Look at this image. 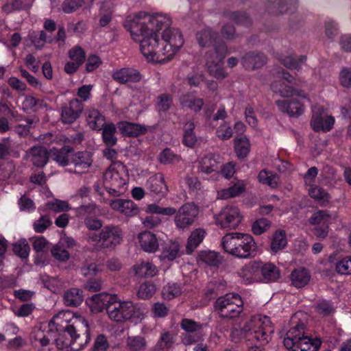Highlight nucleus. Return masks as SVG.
I'll use <instances>...</instances> for the list:
<instances>
[{"label": "nucleus", "mask_w": 351, "mask_h": 351, "mask_svg": "<svg viewBox=\"0 0 351 351\" xmlns=\"http://www.w3.org/2000/svg\"><path fill=\"white\" fill-rule=\"evenodd\" d=\"M171 18L160 12L141 11L126 17L123 26L140 51L150 62L165 63L171 60L184 44L180 32L170 28Z\"/></svg>", "instance_id": "1"}, {"label": "nucleus", "mask_w": 351, "mask_h": 351, "mask_svg": "<svg viewBox=\"0 0 351 351\" xmlns=\"http://www.w3.org/2000/svg\"><path fill=\"white\" fill-rule=\"evenodd\" d=\"M49 326L62 332L65 339H56L58 349L71 348L73 351H80L90 340V326L86 319L71 311H62L53 317Z\"/></svg>", "instance_id": "2"}, {"label": "nucleus", "mask_w": 351, "mask_h": 351, "mask_svg": "<svg viewBox=\"0 0 351 351\" xmlns=\"http://www.w3.org/2000/svg\"><path fill=\"white\" fill-rule=\"evenodd\" d=\"M197 39L200 46H210L215 43L214 51H209L206 55V65L210 75L217 79L226 77V73L223 68V60L228 53L227 47L223 43H217L216 38L209 28L199 31Z\"/></svg>", "instance_id": "3"}, {"label": "nucleus", "mask_w": 351, "mask_h": 351, "mask_svg": "<svg viewBox=\"0 0 351 351\" xmlns=\"http://www.w3.org/2000/svg\"><path fill=\"white\" fill-rule=\"evenodd\" d=\"M147 308L143 303H134L130 300H121L114 295L112 304L108 308V317L116 322L123 323L130 320L134 324L141 323L145 318Z\"/></svg>", "instance_id": "4"}, {"label": "nucleus", "mask_w": 351, "mask_h": 351, "mask_svg": "<svg viewBox=\"0 0 351 351\" xmlns=\"http://www.w3.org/2000/svg\"><path fill=\"white\" fill-rule=\"evenodd\" d=\"M224 250L239 258H249L256 250V243L252 237L248 234L240 232L229 233L221 240Z\"/></svg>", "instance_id": "5"}, {"label": "nucleus", "mask_w": 351, "mask_h": 351, "mask_svg": "<svg viewBox=\"0 0 351 351\" xmlns=\"http://www.w3.org/2000/svg\"><path fill=\"white\" fill-rule=\"evenodd\" d=\"M128 180V169L125 165L119 161L112 162L103 176L106 189L114 196H120L125 192Z\"/></svg>", "instance_id": "6"}, {"label": "nucleus", "mask_w": 351, "mask_h": 351, "mask_svg": "<svg viewBox=\"0 0 351 351\" xmlns=\"http://www.w3.org/2000/svg\"><path fill=\"white\" fill-rule=\"evenodd\" d=\"M283 343L289 351H317L321 345L319 339H313L306 335L303 324L291 327L287 331Z\"/></svg>", "instance_id": "7"}, {"label": "nucleus", "mask_w": 351, "mask_h": 351, "mask_svg": "<svg viewBox=\"0 0 351 351\" xmlns=\"http://www.w3.org/2000/svg\"><path fill=\"white\" fill-rule=\"evenodd\" d=\"M123 241V231L117 226L108 225L103 227L99 234L89 232L87 242L95 249H114Z\"/></svg>", "instance_id": "8"}, {"label": "nucleus", "mask_w": 351, "mask_h": 351, "mask_svg": "<svg viewBox=\"0 0 351 351\" xmlns=\"http://www.w3.org/2000/svg\"><path fill=\"white\" fill-rule=\"evenodd\" d=\"M243 330L250 336L261 343L267 344L273 332L271 323L269 317L261 315L252 316L243 328Z\"/></svg>", "instance_id": "9"}, {"label": "nucleus", "mask_w": 351, "mask_h": 351, "mask_svg": "<svg viewBox=\"0 0 351 351\" xmlns=\"http://www.w3.org/2000/svg\"><path fill=\"white\" fill-rule=\"evenodd\" d=\"M215 308L224 318L237 317L243 310V302L237 293H229L219 297L215 302Z\"/></svg>", "instance_id": "10"}, {"label": "nucleus", "mask_w": 351, "mask_h": 351, "mask_svg": "<svg viewBox=\"0 0 351 351\" xmlns=\"http://www.w3.org/2000/svg\"><path fill=\"white\" fill-rule=\"evenodd\" d=\"M242 215L238 207L233 205L224 206L215 215L216 225L221 229L234 230L242 220Z\"/></svg>", "instance_id": "11"}, {"label": "nucleus", "mask_w": 351, "mask_h": 351, "mask_svg": "<svg viewBox=\"0 0 351 351\" xmlns=\"http://www.w3.org/2000/svg\"><path fill=\"white\" fill-rule=\"evenodd\" d=\"M174 223L178 230H184L192 226L199 215V208L193 203L183 204L174 214Z\"/></svg>", "instance_id": "12"}, {"label": "nucleus", "mask_w": 351, "mask_h": 351, "mask_svg": "<svg viewBox=\"0 0 351 351\" xmlns=\"http://www.w3.org/2000/svg\"><path fill=\"white\" fill-rule=\"evenodd\" d=\"M313 116L311 121V125L315 132L330 131L335 123V119L324 112V109L322 106H314L312 108Z\"/></svg>", "instance_id": "13"}, {"label": "nucleus", "mask_w": 351, "mask_h": 351, "mask_svg": "<svg viewBox=\"0 0 351 351\" xmlns=\"http://www.w3.org/2000/svg\"><path fill=\"white\" fill-rule=\"evenodd\" d=\"M181 326L186 332L182 337L184 344L191 345L203 340L204 335L202 332V324L189 319H184Z\"/></svg>", "instance_id": "14"}, {"label": "nucleus", "mask_w": 351, "mask_h": 351, "mask_svg": "<svg viewBox=\"0 0 351 351\" xmlns=\"http://www.w3.org/2000/svg\"><path fill=\"white\" fill-rule=\"evenodd\" d=\"M114 295L105 292L95 294L86 300V303L93 313H99L104 308L108 312V308L112 304Z\"/></svg>", "instance_id": "15"}, {"label": "nucleus", "mask_w": 351, "mask_h": 351, "mask_svg": "<svg viewBox=\"0 0 351 351\" xmlns=\"http://www.w3.org/2000/svg\"><path fill=\"white\" fill-rule=\"evenodd\" d=\"M93 163V156L89 152H78L73 153L71 164L73 165L74 172L83 173L88 171Z\"/></svg>", "instance_id": "16"}, {"label": "nucleus", "mask_w": 351, "mask_h": 351, "mask_svg": "<svg viewBox=\"0 0 351 351\" xmlns=\"http://www.w3.org/2000/svg\"><path fill=\"white\" fill-rule=\"evenodd\" d=\"M83 110V104L77 99H72L69 105L62 109L61 119L63 123H73L80 116Z\"/></svg>", "instance_id": "17"}, {"label": "nucleus", "mask_w": 351, "mask_h": 351, "mask_svg": "<svg viewBox=\"0 0 351 351\" xmlns=\"http://www.w3.org/2000/svg\"><path fill=\"white\" fill-rule=\"evenodd\" d=\"M261 263L253 261L243 266L238 272L242 282L245 284H251L261 280Z\"/></svg>", "instance_id": "18"}, {"label": "nucleus", "mask_w": 351, "mask_h": 351, "mask_svg": "<svg viewBox=\"0 0 351 351\" xmlns=\"http://www.w3.org/2000/svg\"><path fill=\"white\" fill-rule=\"evenodd\" d=\"M145 187L152 193L162 197L165 196L168 191V187L162 173H156L149 177L145 183Z\"/></svg>", "instance_id": "19"}, {"label": "nucleus", "mask_w": 351, "mask_h": 351, "mask_svg": "<svg viewBox=\"0 0 351 351\" xmlns=\"http://www.w3.org/2000/svg\"><path fill=\"white\" fill-rule=\"evenodd\" d=\"M112 77L121 84H125L139 82L141 80V75L135 69L126 67L114 71Z\"/></svg>", "instance_id": "20"}, {"label": "nucleus", "mask_w": 351, "mask_h": 351, "mask_svg": "<svg viewBox=\"0 0 351 351\" xmlns=\"http://www.w3.org/2000/svg\"><path fill=\"white\" fill-rule=\"evenodd\" d=\"M25 157L29 159L34 166L44 167L49 158L47 150L41 146H34L26 152Z\"/></svg>", "instance_id": "21"}, {"label": "nucleus", "mask_w": 351, "mask_h": 351, "mask_svg": "<svg viewBox=\"0 0 351 351\" xmlns=\"http://www.w3.org/2000/svg\"><path fill=\"white\" fill-rule=\"evenodd\" d=\"M110 206L114 210L126 216H134L138 213V207L132 200L117 199L112 200Z\"/></svg>", "instance_id": "22"}, {"label": "nucleus", "mask_w": 351, "mask_h": 351, "mask_svg": "<svg viewBox=\"0 0 351 351\" xmlns=\"http://www.w3.org/2000/svg\"><path fill=\"white\" fill-rule=\"evenodd\" d=\"M276 106L281 112L287 113L291 117L300 116L304 110V106L297 99H291L289 101L278 100L276 101Z\"/></svg>", "instance_id": "23"}, {"label": "nucleus", "mask_w": 351, "mask_h": 351, "mask_svg": "<svg viewBox=\"0 0 351 351\" xmlns=\"http://www.w3.org/2000/svg\"><path fill=\"white\" fill-rule=\"evenodd\" d=\"M221 164L220 157L218 155L207 154L201 158L199 162L200 171L206 174L216 172L219 175V167Z\"/></svg>", "instance_id": "24"}, {"label": "nucleus", "mask_w": 351, "mask_h": 351, "mask_svg": "<svg viewBox=\"0 0 351 351\" xmlns=\"http://www.w3.org/2000/svg\"><path fill=\"white\" fill-rule=\"evenodd\" d=\"M138 239L141 248L146 252H155L159 247L156 235L149 231L140 233Z\"/></svg>", "instance_id": "25"}, {"label": "nucleus", "mask_w": 351, "mask_h": 351, "mask_svg": "<svg viewBox=\"0 0 351 351\" xmlns=\"http://www.w3.org/2000/svg\"><path fill=\"white\" fill-rule=\"evenodd\" d=\"M50 153L53 160L62 167L71 164V157L73 154V149L69 146H64L59 149L53 148L50 150Z\"/></svg>", "instance_id": "26"}, {"label": "nucleus", "mask_w": 351, "mask_h": 351, "mask_svg": "<svg viewBox=\"0 0 351 351\" xmlns=\"http://www.w3.org/2000/svg\"><path fill=\"white\" fill-rule=\"evenodd\" d=\"M132 271L138 278H150L157 275V267L149 262L142 261L136 263L132 268Z\"/></svg>", "instance_id": "27"}, {"label": "nucleus", "mask_w": 351, "mask_h": 351, "mask_svg": "<svg viewBox=\"0 0 351 351\" xmlns=\"http://www.w3.org/2000/svg\"><path fill=\"white\" fill-rule=\"evenodd\" d=\"M118 129L123 135L128 136H138L147 132L145 125L127 121L118 123Z\"/></svg>", "instance_id": "28"}, {"label": "nucleus", "mask_w": 351, "mask_h": 351, "mask_svg": "<svg viewBox=\"0 0 351 351\" xmlns=\"http://www.w3.org/2000/svg\"><path fill=\"white\" fill-rule=\"evenodd\" d=\"M51 9L57 8L62 10L65 14H71L76 12L80 8L86 7L84 0H64L61 7H58V3L56 0H51Z\"/></svg>", "instance_id": "29"}, {"label": "nucleus", "mask_w": 351, "mask_h": 351, "mask_svg": "<svg viewBox=\"0 0 351 351\" xmlns=\"http://www.w3.org/2000/svg\"><path fill=\"white\" fill-rule=\"evenodd\" d=\"M86 121L88 126L95 130H101L106 123L105 117L95 108L88 109L86 112Z\"/></svg>", "instance_id": "30"}, {"label": "nucleus", "mask_w": 351, "mask_h": 351, "mask_svg": "<svg viewBox=\"0 0 351 351\" xmlns=\"http://www.w3.org/2000/svg\"><path fill=\"white\" fill-rule=\"evenodd\" d=\"M180 103L183 108H189L197 112L202 110L204 100L197 98L193 93H187L180 97Z\"/></svg>", "instance_id": "31"}, {"label": "nucleus", "mask_w": 351, "mask_h": 351, "mask_svg": "<svg viewBox=\"0 0 351 351\" xmlns=\"http://www.w3.org/2000/svg\"><path fill=\"white\" fill-rule=\"evenodd\" d=\"M287 245V234L285 230H276L271 237L270 250L273 254L282 250Z\"/></svg>", "instance_id": "32"}, {"label": "nucleus", "mask_w": 351, "mask_h": 351, "mask_svg": "<svg viewBox=\"0 0 351 351\" xmlns=\"http://www.w3.org/2000/svg\"><path fill=\"white\" fill-rule=\"evenodd\" d=\"M271 3V9L275 10L276 14L292 12L296 9V0H268Z\"/></svg>", "instance_id": "33"}, {"label": "nucleus", "mask_w": 351, "mask_h": 351, "mask_svg": "<svg viewBox=\"0 0 351 351\" xmlns=\"http://www.w3.org/2000/svg\"><path fill=\"white\" fill-rule=\"evenodd\" d=\"M265 57L261 53H247L241 60L243 66L246 69H255L261 67L265 63Z\"/></svg>", "instance_id": "34"}, {"label": "nucleus", "mask_w": 351, "mask_h": 351, "mask_svg": "<svg viewBox=\"0 0 351 351\" xmlns=\"http://www.w3.org/2000/svg\"><path fill=\"white\" fill-rule=\"evenodd\" d=\"M147 347L146 339L141 335H128L125 340L128 351H145Z\"/></svg>", "instance_id": "35"}, {"label": "nucleus", "mask_w": 351, "mask_h": 351, "mask_svg": "<svg viewBox=\"0 0 351 351\" xmlns=\"http://www.w3.org/2000/svg\"><path fill=\"white\" fill-rule=\"evenodd\" d=\"M311 274L304 268L294 269L291 274V280L293 285L297 288L306 286L310 281Z\"/></svg>", "instance_id": "36"}, {"label": "nucleus", "mask_w": 351, "mask_h": 351, "mask_svg": "<svg viewBox=\"0 0 351 351\" xmlns=\"http://www.w3.org/2000/svg\"><path fill=\"white\" fill-rule=\"evenodd\" d=\"M245 189V184L243 181H239L233 186L221 189L217 191V198L227 199L234 197L241 194Z\"/></svg>", "instance_id": "37"}, {"label": "nucleus", "mask_w": 351, "mask_h": 351, "mask_svg": "<svg viewBox=\"0 0 351 351\" xmlns=\"http://www.w3.org/2000/svg\"><path fill=\"white\" fill-rule=\"evenodd\" d=\"M260 273L265 282H274L280 278V270L273 263L261 264Z\"/></svg>", "instance_id": "38"}, {"label": "nucleus", "mask_w": 351, "mask_h": 351, "mask_svg": "<svg viewBox=\"0 0 351 351\" xmlns=\"http://www.w3.org/2000/svg\"><path fill=\"white\" fill-rule=\"evenodd\" d=\"M258 182L264 185H267L271 189H276L279 184V178L276 173L263 169L258 175Z\"/></svg>", "instance_id": "39"}, {"label": "nucleus", "mask_w": 351, "mask_h": 351, "mask_svg": "<svg viewBox=\"0 0 351 351\" xmlns=\"http://www.w3.org/2000/svg\"><path fill=\"white\" fill-rule=\"evenodd\" d=\"M104 143L108 147H112L117 144V138L115 136L117 128L112 123H106L101 128Z\"/></svg>", "instance_id": "40"}, {"label": "nucleus", "mask_w": 351, "mask_h": 351, "mask_svg": "<svg viewBox=\"0 0 351 351\" xmlns=\"http://www.w3.org/2000/svg\"><path fill=\"white\" fill-rule=\"evenodd\" d=\"M206 234V231L202 228H197L191 233L186 245L188 253L192 252L202 242Z\"/></svg>", "instance_id": "41"}, {"label": "nucleus", "mask_w": 351, "mask_h": 351, "mask_svg": "<svg viewBox=\"0 0 351 351\" xmlns=\"http://www.w3.org/2000/svg\"><path fill=\"white\" fill-rule=\"evenodd\" d=\"M83 301L82 291L77 288H71L65 292L64 302L66 306H77Z\"/></svg>", "instance_id": "42"}, {"label": "nucleus", "mask_w": 351, "mask_h": 351, "mask_svg": "<svg viewBox=\"0 0 351 351\" xmlns=\"http://www.w3.org/2000/svg\"><path fill=\"white\" fill-rule=\"evenodd\" d=\"M308 195L317 201L321 206L326 205L331 198L327 191L316 185L310 186Z\"/></svg>", "instance_id": "43"}, {"label": "nucleus", "mask_w": 351, "mask_h": 351, "mask_svg": "<svg viewBox=\"0 0 351 351\" xmlns=\"http://www.w3.org/2000/svg\"><path fill=\"white\" fill-rule=\"evenodd\" d=\"M234 150L239 158H245L250 150V143L246 136H237L234 138Z\"/></svg>", "instance_id": "44"}, {"label": "nucleus", "mask_w": 351, "mask_h": 351, "mask_svg": "<svg viewBox=\"0 0 351 351\" xmlns=\"http://www.w3.org/2000/svg\"><path fill=\"white\" fill-rule=\"evenodd\" d=\"M271 88L275 93L283 97L293 95L294 88L285 84L282 80H276L271 82Z\"/></svg>", "instance_id": "45"}, {"label": "nucleus", "mask_w": 351, "mask_h": 351, "mask_svg": "<svg viewBox=\"0 0 351 351\" xmlns=\"http://www.w3.org/2000/svg\"><path fill=\"white\" fill-rule=\"evenodd\" d=\"M199 264H205L210 266H217L221 263L220 256L213 251H202L197 258Z\"/></svg>", "instance_id": "46"}, {"label": "nucleus", "mask_w": 351, "mask_h": 351, "mask_svg": "<svg viewBox=\"0 0 351 351\" xmlns=\"http://www.w3.org/2000/svg\"><path fill=\"white\" fill-rule=\"evenodd\" d=\"M180 254V245L178 241H172L167 243L163 248L160 258L173 261Z\"/></svg>", "instance_id": "47"}, {"label": "nucleus", "mask_w": 351, "mask_h": 351, "mask_svg": "<svg viewBox=\"0 0 351 351\" xmlns=\"http://www.w3.org/2000/svg\"><path fill=\"white\" fill-rule=\"evenodd\" d=\"M195 129V124L192 121H188L184 126V136L183 143L187 147H193L197 141L196 136L193 130Z\"/></svg>", "instance_id": "48"}, {"label": "nucleus", "mask_w": 351, "mask_h": 351, "mask_svg": "<svg viewBox=\"0 0 351 351\" xmlns=\"http://www.w3.org/2000/svg\"><path fill=\"white\" fill-rule=\"evenodd\" d=\"M280 62L290 69H298L300 65L306 60L305 56H300L298 59L291 56H282L279 58Z\"/></svg>", "instance_id": "49"}, {"label": "nucleus", "mask_w": 351, "mask_h": 351, "mask_svg": "<svg viewBox=\"0 0 351 351\" xmlns=\"http://www.w3.org/2000/svg\"><path fill=\"white\" fill-rule=\"evenodd\" d=\"M156 292V287L153 283L145 282L140 285L136 295L141 300L151 298Z\"/></svg>", "instance_id": "50"}, {"label": "nucleus", "mask_w": 351, "mask_h": 351, "mask_svg": "<svg viewBox=\"0 0 351 351\" xmlns=\"http://www.w3.org/2000/svg\"><path fill=\"white\" fill-rule=\"evenodd\" d=\"M331 219L329 212L327 210H318L313 214L309 219L311 225L318 226L328 224Z\"/></svg>", "instance_id": "51"}, {"label": "nucleus", "mask_w": 351, "mask_h": 351, "mask_svg": "<svg viewBox=\"0 0 351 351\" xmlns=\"http://www.w3.org/2000/svg\"><path fill=\"white\" fill-rule=\"evenodd\" d=\"M182 293L181 287L176 283H169L162 291V295L165 300H172L179 296Z\"/></svg>", "instance_id": "52"}, {"label": "nucleus", "mask_w": 351, "mask_h": 351, "mask_svg": "<svg viewBox=\"0 0 351 351\" xmlns=\"http://www.w3.org/2000/svg\"><path fill=\"white\" fill-rule=\"evenodd\" d=\"M30 247L25 239H21L13 245V252L22 258H27L29 256Z\"/></svg>", "instance_id": "53"}, {"label": "nucleus", "mask_w": 351, "mask_h": 351, "mask_svg": "<svg viewBox=\"0 0 351 351\" xmlns=\"http://www.w3.org/2000/svg\"><path fill=\"white\" fill-rule=\"evenodd\" d=\"M146 212L148 213L159 214L165 216H172L176 213V208L173 207H161L156 204H152L146 207Z\"/></svg>", "instance_id": "54"}, {"label": "nucleus", "mask_w": 351, "mask_h": 351, "mask_svg": "<svg viewBox=\"0 0 351 351\" xmlns=\"http://www.w3.org/2000/svg\"><path fill=\"white\" fill-rule=\"evenodd\" d=\"M158 159L161 163L167 165L178 162L180 157L171 149L167 148L160 154Z\"/></svg>", "instance_id": "55"}, {"label": "nucleus", "mask_w": 351, "mask_h": 351, "mask_svg": "<svg viewBox=\"0 0 351 351\" xmlns=\"http://www.w3.org/2000/svg\"><path fill=\"white\" fill-rule=\"evenodd\" d=\"M336 271L341 274L351 275V256L339 261L336 265Z\"/></svg>", "instance_id": "56"}, {"label": "nucleus", "mask_w": 351, "mask_h": 351, "mask_svg": "<svg viewBox=\"0 0 351 351\" xmlns=\"http://www.w3.org/2000/svg\"><path fill=\"white\" fill-rule=\"evenodd\" d=\"M47 208L54 212L67 211L71 209L68 202L60 199H54L47 204Z\"/></svg>", "instance_id": "57"}, {"label": "nucleus", "mask_w": 351, "mask_h": 351, "mask_svg": "<svg viewBox=\"0 0 351 351\" xmlns=\"http://www.w3.org/2000/svg\"><path fill=\"white\" fill-rule=\"evenodd\" d=\"M270 227L269 221L265 218L256 220L252 225V232L254 234L260 235L267 231Z\"/></svg>", "instance_id": "58"}, {"label": "nucleus", "mask_w": 351, "mask_h": 351, "mask_svg": "<svg viewBox=\"0 0 351 351\" xmlns=\"http://www.w3.org/2000/svg\"><path fill=\"white\" fill-rule=\"evenodd\" d=\"M339 84L344 88H351V68L343 67L339 74Z\"/></svg>", "instance_id": "59"}, {"label": "nucleus", "mask_w": 351, "mask_h": 351, "mask_svg": "<svg viewBox=\"0 0 351 351\" xmlns=\"http://www.w3.org/2000/svg\"><path fill=\"white\" fill-rule=\"evenodd\" d=\"M51 225V221L46 216H42L38 220L35 221L33 226L35 232L42 233L45 232Z\"/></svg>", "instance_id": "60"}, {"label": "nucleus", "mask_w": 351, "mask_h": 351, "mask_svg": "<svg viewBox=\"0 0 351 351\" xmlns=\"http://www.w3.org/2000/svg\"><path fill=\"white\" fill-rule=\"evenodd\" d=\"M69 56L72 61L80 64H82L85 60V53L84 50L77 46L74 47L69 51Z\"/></svg>", "instance_id": "61"}, {"label": "nucleus", "mask_w": 351, "mask_h": 351, "mask_svg": "<svg viewBox=\"0 0 351 351\" xmlns=\"http://www.w3.org/2000/svg\"><path fill=\"white\" fill-rule=\"evenodd\" d=\"M173 342V337L169 332H165L162 334L160 339L158 340L156 348L159 350H164L169 348L171 346Z\"/></svg>", "instance_id": "62"}, {"label": "nucleus", "mask_w": 351, "mask_h": 351, "mask_svg": "<svg viewBox=\"0 0 351 351\" xmlns=\"http://www.w3.org/2000/svg\"><path fill=\"white\" fill-rule=\"evenodd\" d=\"M232 130L227 123L221 124L216 130L217 136L221 140H227L232 137Z\"/></svg>", "instance_id": "63"}, {"label": "nucleus", "mask_w": 351, "mask_h": 351, "mask_svg": "<svg viewBox=\"0 0 351 351\" xmlns=\"http://www.w3.org/2000/svg\"><path fill=\"white\" fill-rule=\"evenodd\" d=\"M108 348L109 342L106 336L102 334L97 335L94 342V351H106Z\"/></svg>", "instance_id": "64"}]
</instances>
